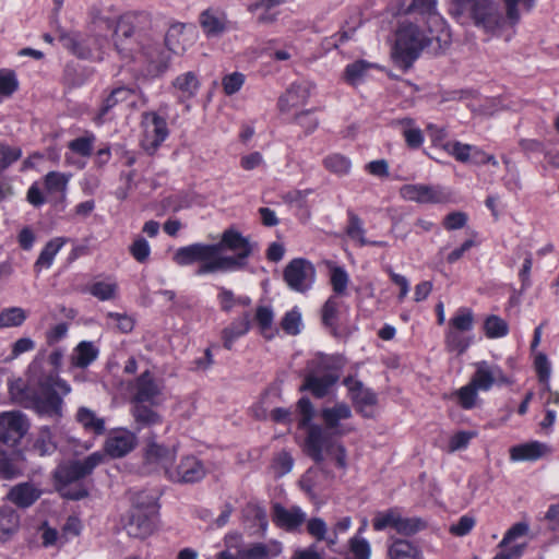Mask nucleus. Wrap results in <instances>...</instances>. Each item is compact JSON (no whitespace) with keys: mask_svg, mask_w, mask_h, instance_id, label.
<instances>
[{"mask_svg":"<svg viewBox=\"0 0 559 559\" xmlns=\"http://www.w3.org/2000/svg\"><path fill=\"white\" fill-rule=\"evenodd\" d=\"M450 14L461 24L473 21L477 27L492 34L506 24L492 0H452Z\"/></svg>","mask_w":559,"mask_h":559,"instance_id":"nucleus-6","label":"nucleus"},{"mask_svg":"<svg viewBox=\"0 0 559 559\" xmlns=\"http://www.w3.org/2000/svg\"><path fill=\"white\" fill-rule=\"evenodd\" d=\"M477 389L469 382L455 391L454 395L457 399V403L464 409H471L475 406L477 400Z\"/></svg>","mask_w":559,"mask_h":559,"instance_id":"nucleus-53","label":"nucleus"},{"mask_svg":"<svg viewBox=\"0 0 559 559\" xmlns=\"http://www.w3.org/2000/svg\"><path fill=\"white\" fill-rule=\"evenodd\" d=\"M485 333L489 338H498L508 334L507 322L498 316H489L484 324Z\"/></svg>","mask_w":559,"mask_h":559,"instance_id":"nucleus-49","label":"nucleus"},{"mask_svg":"<svg viewBox=\"0 0 559 559\" xmlns=\"http://www.w3.org/2000/svg\"><path fill=\"white\" fill-rule=\"evenodd\" d=\"M250 329V314L247 312L241 318L234 320L222 331L224 347L231 349L234 342L243 336Z\"/></svg>","mask_w":559,"mask_h":559,"instance_id":"nucleus-31","label":"nucleus"},{"mask_svg":"<svg viewBox=\"0 0 559 559\" xmlns=\"http://www.w3.org/2000/svg\"><path fill=\"white\" fill-rule=\"evenodd\" d=\"M142 124L145 129L143 147L147 153L154 154L169 134L167 122L156 112L146 111L142 115Z\"/></svg>","mask_w":559,"mask_h":559,"instance_id":"nucleus-10","label":"nucleus"},{"mask_svg":"<svg viewBox=\"0 0 559 559\" xmlns=\"http://www.w3.org/2000/svg\"><path fill=\"white\" fill-rule=\"evenodd\" d=\"M40 496V491L34 485L22 483L10 489L8 499L20 508L32 506Z\"/></svg>","mask_w":559,"mask_h":559,"instance_id":"nucleus-27","label":"nucleus"},{"mask_svg":"<svg viewBox=\"0 0 559 559\" xmlns=\"http://www.w3.org/2000/svg\"><path fill=\"white\" fill-rule=\"evenodd\" d=\"M400 192L403 199L419 203H440L444 200L439 189L426 185H404Z\"/></svg>","mask_w":559,"mask_h":559,"instance_id":"nucleus-20","label":"nucleus"},{"mask_svg":"<svg viewBox=\"0 0 559 559\" xmlns=\"http://www.w3.org/2000/svg\"><path fill=\"white\" fill-rule=\"evenodd\" d=\"M474 326V316L471 309L460 308L450 319L449 328L459 332H468Z\"/></svg>","mask_w":559,"mask_h":559,"instance_id":"nucleus-44","label":"nucleus"},{"mask_svg":"<svg viewBox=\"0 0 559 559\" xmlns=\"http://www.w3.org/2000/svg\"><path fill=\"white\" fill-rule=\"evenodd\" d=\"M131 404V414L139 430L162 424V416L156 411H154V405H147L145 403Z\"/></svg>","mask_w":559,"mask_h":559,"instance_id":"nucleus-25","label":"nucleus"},{"mask_svg":"<svg viewBox=\"0 0 559 559\" xmlns=\"http://www.w3.org/2000/svg\"><path fill=\"white\" fill-rule=\"evenodd\" d=\"M90 293L99 300H110L116 297L117 284L114 282H96L91 286Z\"/></svg>","mask_w":559,"mask_h":559,"instance_id":"nucleus-54","label":"nucleus"},{"mask_svg":"<svg viewBox=\"0 0 559 559\" xmlns=\"http://www.w3.org/2000/svg\"><path fill=\"white\" fill-rule=\"evenodd\" d=\"M344 366L341 356L317 355L308 362V372L319 376H335L340 378V371Z\"/></svg>","mask_w":559,"mask_h":559,"instance_id":"nucleus-21","label":"nucleus"},{"mask_svg":"<svg viewBox=\"0 0 559 559\" xmlns=\"http://www.w3.org/2000/svg\"><path fill=\"white\" fill-rule=\"evenodd\" d=\"M135 445L136 436L127 429H119L107 438L104 449L106 454L117 459L127 455Z\"/></svg>","mask_w":559,"mask_h":559,"instance_id":"nucleus-17","label":"nucleus"},{"mask_svg":"<svg viewBox=\"0 0 559 559\" xmlns=\"http://www.w3.org/2000/svg\"><path fill=\"white\" fill-rule=\"evenodd\" d=\"M135 94L136 91L128 86L114 88L103 100L98 114L94 119L95 122L98 124L103 123L105 116L120 103L129 102L130 106L135 107L136 102L133 99Z\"/></svg>","mask_w":559,"mask_h":559,"instance_id":"nucleus-18","label":"nucleus"},{"mask_svg":"<svg viewBox=\"0 0 559 559\" xmlns=\"http://www.w3.org/2000/svg\"><path fill=\"white\" fill-rule=\"evenodd\" d=\"M344 385L348 389L350 399L357 409L362 416L371 417V407L377 404V395L370 389L364 386L362 382L347 377L344 379Z\"/></svg>","mask_w":559,"mask_h":559,"instance_id":"nucleus-14","label":"nucleus"},{"mask_svg":"<svg viewBox=\"0 0 559 559\" xmlns=\"http://www.w3.org/2000/svg\"><path fill=\"white\" fill-rule=\"evenodd\" d=\"M283 276L285 283L292 290L306 293L314 283L316 269L310 261L296 258L286 265Z\"/></svg>","mask_w":559,"mask_h":559,"instance_id":"nucleus-8","label":"nucleus"},{"mask_svg":"<svg viewBox=\"0 0 559 559\" xmlns=\"http://www.w3.org/2000/svg\"><path fill=\"white\" fill-rule=\"evenodd\" d=\"M29 429V421L20 411L0 414V441L8 445L17 444Z\"/></svg>","mask_w":559,"mask_h":559,"instance_id":"nucleus-9","label":"nucleus"},{"mask_svg":"<svg viewBox=\"0 0 559 559\" xmlns=\"http://www.w3.org/2000/svg\"><path fill=\"white\" fill-rule=\"evenodd\" d=\"M145 13H129L121 16L114 32V45L120 58L131 64L132 71L143 78H157L169 67L170 55L140 25L147 21Z\"/></svg>","mask_w":559,"mask_h":559,"instance_id":"nucleus-3","label":"nucleus"},{"mask_svg":"<svg viewBox=\"0 0 559 559\" xmlns=\"http://www.w3.org/2000/svg\"><path fill=\"white\" fill-rule=\"evenodd\" d=\"M426 527V523L419 518H406L400 512L396 533L412 536Z\"/></svg>","mask_w":559,"mask_h":559,"instance_id":"nucleus-48","label":"nucleus"},{"mask_svg":"<svg viewBox=\"0 0 559 559\" xmlns=\"http://www.w3.org/2000/svg\"><path fill=\"white\" fill-rule=\"evenodd\" d=\"M281 552V545L274 543L266 545L262 543L253 544L241 552L242 559H266L270 556H277Z\"/></svg>","mask_w":559,"mask_h":559,"instance_id":"nucleus-41","label":"nucleus"},{"mask_svg":"<svg viewBox=\"0 0 559 559\" xmlns=\"http://www.w3.org/2000/svg\"><path fill=\"white\" fill-rule=\"evenodd\" d=\"M173 85L185 97H192L199 88V80L193 72H186L175 79Z\"/></svg>","mask_w":559,"mask_h":559,"instance_id":"nucleus-46","label":"nucleus"},{"mask_svg":"<svg viewBox=\"0 0 559 559\" xmlns=\"http://www.w3.org/2000/svg\"><path fill=\"white\" fill-rule=\"evenodd\" d=\"M160 393V385L156 382L152 373L146 370L135 380L134 394L131 403L157 405Z\"/></svg>","mask_w":559,"mask_h":559,"instance_id":"nucleus-16","label":"nucleus"},{"mask_svg":"<svg viewBox=\"0 0 559 559\" xmlns=\"http://www.w3.org/2000/svg\"><path fill=\"white\" fill-rule=\"evenodd\" d=\"M245 80H246L245 74H242L240 72H233V73L226 74L222 79V86H223L224 93L228 96L236 94L242 87Z\"/></svg>","mask_w":559,"mask_h":559,"instance_id":"nucleus-57","label":"nucleus"},{"mask_svg":"<svg viewBox=\"0 0 559 559\" xmlns=\"http://www.w3.org/2000/svg\"><path fill=\"white\" fill-rule=\"evenodd\" d=\"M338 313V301L330 297L322 307V322L326 326H334Z\"/></svg>","mask_w":559,"mask_h":559,"instance_id":"nucleus-62","label":"nucleus"},{"mask_svg":"<svg viewBox=\"0 0 559 559\" xmlns=\"http://www.w3.org/2000/svg\"><path fill=\"white\" fill-rule=\"evenodd\" d=\"M389 559H423L420 549L409 540L391 537L388 542Z\"/></svg>","mask_w":559,"mask_h":559,"instance_id":"nucleus-23","label":"nucleus"},{"mask_svg":"<svg viewBox=\"0 0 559 559\" xmlns=\"http://www.w3.org/2000/svg\"><path fill=\"white\" fill-rule=\"evenodd\" d=\"M175 455L174 449L165 448L155 442L150 443L145 452L146 461L151 464L160 465L166 475L167 469H171L170 465L174 462Z\"/></svg>","mask_w":559,"mask_h":559,"instance_id":"nucleus-30","label":"nucleus"},{"mask_svg":"<svg viewBox=\"0 0 559 559\" xmlns=\"http://www.w3.org/2000/svg\"><path fill=\"white\" fill-rule=\"evenodd\" d=\"M64 243L66 239L62 237H56L49 240L40 251L34 264L35 272L39 273L43 269H49L52 265L55 257Z\"/></svg>","mask_w":559,"mask_h":559,"instance_id":"nucleus-32","label":"nucleus"},{"mask_svg":"<svg viewBox=\"0 0 559 559\" xmlns=\"http://www.w3.org/2000/svg\"><path fill=\"white\" fill-rule=\"evenodd\" d=\"M129 252L136 262L145 263L151 254V246L145 238L138 236L130 245Z\"/></svg>","mask_w":559,"mask_h":559,"instance_id":"nucleus-50","label":"nucleus"},{"mask_svg":"<svg viewBox=\"0 0 559 559\" xmlns=\"http://www.w3.org/2000/svg\"><path fill=\"white\" fill-rule=\"evenodd\" d=\"M104 459V453L94 452L83 460H72L59 465L55 471V479L60 495L71 500L85 498L88 491L81 480L91 475Z\"/></svg>","mask_w":559,"mask_h":559,"instance_id":"nucleus-5","label":"nucleus"},{"mask_svg":"<svg viewBox=\"0 0 559 559\" xmlns=\"http://www.w3.org/2000/svg\"><path fill=\"white\" fill-rule=\"evenodd\" d=\"M257 243L235 228L223 231L216 243H192L177 249L174 261L186 266L200 262L197 275L238 271L246 267Z\"/></svg>","mask_w":559,"mask_h":559,"instance_id":"nucleus-2","label":"nucleus"},{"mask_svg":"<svg viewBox=\"0 0 559 559\" xmlns=\"http://www.w3.org/2000/svg\"><path fill=\"white\" fill-rule=\"evenodd\" d=\"M368 68L369 63L364 60L348 64L344 73L345 80L352 85L357 84L364 78Z\"/></svg>","mask_w":559,"mask_h":559,"instance_id":"nucleus-59","label":"nucleus"},{"mask_svg":"<svg viewBox=\"0 0 559 559\" xmlns=\"http://www.w3.org/2000/svg\"><path fill=\"white\" fill-rule=\"evenodd\" d=\"M544 449L545 447L537 441L514 445L510 449V459L512 461H534L543 455Z\"/></svg>","mask_w":559,"mask_h":559,"instance_id":"nucleus-37","label":"nucleus"},{"mask_svg":"<svg viewBox=\"0 0 559 559\" xmlns=\"http://www.w3.org/2000/svg\"><path fill=\"white\" fill-rule=\"evenodd\" d=\"M33 450L40 456L51 455L57 450L55 436L48 426L39 428L33 443Z\"/></svg>","mask_w":559,"mask_h":559,"instance_id":"nucleus-38","label":"nucleus"},{"mask_svg":"<svg viewBox=\"0 0 559 559\" xmlns=\"http://www.w3.org/2000/svg\"><path fill=\"white\" fill-rule=\"evenodd\" d=\"M301 86L292 84L289 88L278 99V108L282 112L288 111L290 108L299 104V93Z\"/></svg>","mask_w":559,"mask_h":559,"instance_id":"nucleus-55","label":"nucleus"},{"mask_svg":"<svg viewBox=\"0 0 559 559\" xmlns=\"http://www.w3.org/2000/svg\"><path fill=\"white\" fill-rule=\"evenodd\" d=\"M166 51L175 55H181L187 49V38L185 25L181 23L173 24L166 32L164 39Z\"/></svg>","mask_w":559,"mask_h":559,"instance_id":"nucleus-29","label":"nucleus"},{"mask_svg":"<svg viewBox=\"0 0 559 559\" xmlns=\"http://www.w3.org/2000/svg\"><path fill=\"white\" fill-rule=\"evenodd\" d=\"M445 347L449 352H456L463 354L469 346L471 340L465 337L462 332L456 330H449L445 333Z\"/></svg>","mask_w":559,"mask_h":559,"instance_id":"nucleus-47","label":"nucleus"},{"mask_svg":"<svg viewBox=\"0 0 559 559\" xmlns=\"http://www.w3.org/2000/svg\"><path fill=\"white\" fill-rule=\"evenodd\" d=\"M75 418L78 423L88 432L103 435L106 430L104 418L98 417L95 412L87 407H80Z\"/></svg>","mask_w":559,"mask_h":559,"instance_id":"nucleus-36","label":"nucleus"},{"mask_svg":"<svg viewBox=\"0 0 559 559\" xmlns=\"http://www.w3.org/2000/svg\"><path fill=\"white\" fill-rule=\"evenodd\" d=\"M534 367H535L538 380L542 383L546 384V390H550L548 381L550 378L551 368H550L549 360L544 353H538L535 356Z\"/></svg>","mask_w":559,"mask_h":559,"instance_id":"nucleus-58","label":"nucleus"},{"mask_svg":"<svg viewBox=\"0 0 559 559\" xmlns=\"http://www.w3.org/2000/svg\"><path fill=\"white\" fill-rule=\"evenodd\" d=\"M63 359L61 349H55L45 359L39 352L26 370V380L15 379L9 384L12 400L34 411L38 416L58 420L63 415V396L70 394L71 385L60 378L59 369Z\"/></svg>","mask_w":559,"mask_h":559,"instance_id":"nucleus-1","label":"nucleus"},{"mask_svg":"<svg viewBox=\"0 0 559 559\" xmlns=\"http://www.w3.org/2000/svg\"><path fill=\"white\" fill-rule=\"evenodd\" d=\"M430 44L431 38L426 36L417 25L403 23L396 33L393 58L399 66L409 68Z\"/></svg>","mask_w":559,"mask_h":559,"instance_id":"nucleus-7","label":"nucleus"},{"mask_svg":"<svg viewBox=\"0 0 559 559\" xmlns=\"http://www.w3.org/2000/svg\"><path fill=\"white\" fill-rule=\"evenodd\" d=\"M70 175L59 171H49L44 178V187L48 194L58 197L61 201L66 199Z\"/></svg>","mask_w":559,"mask_h":559,"instance_id":"nucleus-34","label":"nucleus"},{"mask_svg":"<svg viewBox=\"0 0 559 559\" xmlns=\"http://www.w3.org/2000/svg\"><path fill=\"white\" fill-rule=\"evenodd\" d=\"M475 366L476 370L469 382L477 390L489 391L495 384L511 385L513 383L499 366H490L487 361H479Z\"/></svg>","mask_w":559,"mask_h":559,"instance_id":"nucleus-12","label":"nucleus"},{"mask_svg":"<svg viewBox=\"0 0 559 559\" xmlns=\"http://www.w3.org/2000/svg\"><path fill=\"white\" fill-rule=\"evenodd\" d=\"M156 526V507L150 501L145 508L135 504L128 523V533L131 536L144 538L153 533Z\"/></svg>","mask_w":559,"mask_h":559,"instance_id":"nucleus-11","label":"nucleus"},{"mask_svg":"<svg viewBox=\"0 0 559 559\" xmlns=\"http://www.w3.org/2000/svg\"><path fill=\"white\" fill-rule=\"evenodd\" d=\"M468 221V216L466 213L461 211H454L445 215L443 218V227L447 230H456L463 228Z\"/></svg>","mask_w":559,"mask_h":559,"instance_id":"nucleus-63","label":"nucleus"},{"mask_svg":"<svg viewBox=\"0 0 559 559\" xmlns=\"http://www.w3.org/2000/svg\"><path fill=\"white\" fill-rule=\"evenodd\" d=\"M20 527V516L10 506L0 507V542L5 543L12 538Z\"/></svg>","mask_w":559,"mask_h":559,"instance_id":"nucleus-28","label":"nucleus"},{"mask_svg":"<svg viewBox=\"0 0 559 559\" xmlns=\"http://www.w3.org/2000/svg\"><path fill=\"white\" fill-rule=\"evenodd\" d=\"M98 357V349L92 342L83 341L78 344L71 355V365L76 368H86Z\"/></svg>","mask_w":559,"mask_h":559,"instance_id":"nucleus-33","label":"nucleus"},{"mask_svg":"<svg viewBox=\"0 0 559 559\" xmlns=\"http://www.w3.org/2000/svg\"><path fill=\"white\" fill-rule=\"evenodd\" d=\"M338 381V377L319 376L317 373H307L300 390L310 391L313 396L322 399L328 395L330 389Z\"/></svg>","mask_w":559,"mask_h":559,"instance_id":"nucleus-22","label":"nucleus"},{"mask_svg":"<svg viewBox=\"0 0 559 559\" xmlns=\"http://www.w3.org/2000/svg\"><path fill=\"white\" fill-rule=\"evenodd\" d=\"M528 531L530 526L525 522H519L512 525L507 531L502 540L500 542L498 547L501 548V550L498 554H496L493 559H516L521 557L526 546L525 544L514 545L511 547H508V545L511 542L525 536L528 533Z\"/></svg>","mask_w":559,"mask_h":559,"instance_id":"nucleus-15","label":"nucleus"},{"mask_svg":"<svg viewBox=\"0 0 559 559\" xmlns=\"http://www.w3.org/2000/svg\"><path fill=\"white\" fill-rule=\"evenodd\" d=\"M21 156L22 150L20 147L0 143V174L19 160Z\"/></svg>","mask_w":559,"mask_h":559,"instance_id":"nucleus-51","label":"nucleus"},{"mask_svg":"<svg viewBox=\"0 0 559 559\" xmlns=\"http://www.w3.org/2000/svg\"><path fill=\"white\" fill-rule=\"evenodd\" d=\"M365 233L366 230L359 216L353 212H348L347 236L362 247L369 243V240L365 237Z\"/></svg>","mask_w":559,"mask_h":559,"instance_id":"nucleus-45","label":"nucleus"},{"mask_svg":"<svg viewBox=\"0 0 559 559\" xmlns=\"http://www.w3.org/2000/svg\"><path fill=\"white\" fill-rule=\"evenodd\" d=\"M322 163L326 170L340 177L348 175L352 168L350 159L340 153L328 155Z\"/></svg>","mask_w":559,"mask_h":559,"instance_id":"nucleus-40","label":"nucleus"},{"mask_svg":"<svg viewBox=\"0 0 559 559\" xmlns=\"http://www.w3.org/2000/svg\"><path fill=\"white\" fill-rule=\"evenodd\" d=\"M254 319L264 338L272 340L278 333L277 330L273 329L274 313L271 307L259 306Z\"/></svg>","mask_w":559,"mask_h":559,"instance_id":"nucleus-39","label":"nucleus"},{"mask_svg":"<svg viewBox=\"0 0 559 559\" xmlns=\"http://www.w3.org/2000/svg\"><path fill=\"white\" fill-rule=\"evenodd\" d=\"M443 148L451 154L456 160L466 163L471 157L473 146L464 144L459 141L448 142L443 145Z\"/></svg>","mask_w":559,"mask_h":559,"instance_id":"nucleus-56","label":"nucleus"},{"mask_svg":"<svg viewBox=\"0 0 559 559\" xmlns=\"http://www.w3.org/2000/svg\"><path fill=\"white\" fill-rule=\"evenodd\" d=\"M199 22L206 36L213 37L224 33L227 20L223 12L207 9L200 14Z\"/></svg>","mask_w":559,"mask_h":559,"instance_id":"nucleus-24","label":"nucleus"},{"mask_svg":"<svg viewBox=\"0 0 559 559\" xmlns=\"http://www.w3.org/2000/svg\"><path fill=\"white\" fill-rule=\"evenodd\" d=\"M94 135L91 136H81L78 139H74L69 142L68 147L84 157H87L92 154L93 150V143H94Z\"/></svg>","mask_w":559,"mask_h":559,"instance_id":"nucleus-60","label":"nucleus"},{"mask_svg":"<svg viewBox=\"0 0 559 559\" xmlns=\"http://www.w3.org/2000/svg\"><path fill=\"white\" fill-rule=\"evenodd\" d=\"M26 318V311L20 307L4 308L0 312V329L21 326Z\"/></svg>","mask_w":559,"mask_h":559,"instance_id":"nucleus-42","label":"nucleus"},{"mask_svg":"<svg viewBox=\"0 0 559 559\" xmlns=\"http://www.w3.org/2000/svg\"><path fill=\"white\" fill-rule=\"evenodd\" d=\"M352 417V409L346 403H336L332 407L321 411L324 426H309L305 448L307 454L318 464H323L324 452L335 461L341 469L347 467V452L343 443L333 440V437H342L349 433L353 428L342 425L341 421Z\"/></svg>","mask_w":559,"mask_h":559,"instance_id":"nucleus-4","label":"nucleus"},{"mask_svg":"<svg viewBox=\"0 0 559 559\" xmlns=\"http://www.w3.org/2000/svg\"><path fill=\"white\" fill-rule=\"evenodd\" d=\"M63 47L81 59H92L97 47V40L93 37H84L79 34H62L59 37Z\"/></svg>","mask_w":559,"mask_h":559,"instance_id":"nucleus-19","label":"nucleus"},{"mask_svg":"<svg viewBox=\"0 0 559 559\" xmlns=\"http://www.w3.org/2000/svg\"><path fill=\"white\" fill-rule=\"evenodd\" d=\"M206 475L204 464L195 456L188 455L173 469H167V477L179 484H193L202 480Z\"/></svg>","mask_w":559,"mask_h":559,"instance_id":"nucleus-13","label":"nucleus"},{"mask_svg":"<svg viewBox=\"0 0 559 559\" xmlns=\"http://www.w3.org/2000/svg\"><path fill=\"white\" fill-rule=\"evenodd\" d=\"M348 284V274L340 266L332 269L331 271V285L333 290L342 295L345 293Z\"/></svg>","mask_w":559,"mask_h":559,"instance_id":"nucleus-61","label":"nucleus"},{"mask_svg":"<svg viewBox=\"0 0 559 559\" xmlns=\"http://www.w3.org/2000/svg\"><path fill=\"white\" fill-rule=\"evenodd\" d=\"M349 548L356 559H369L371 549L369 543L364 538L353 537L349 540Z\"/></svg>","mask_w":559,"mask_h":559,"instance_id":"nucleus-64","label":"nucleus"},{"mask_svg":"<svg viewBox=\"0 0 559 559\" xmlns=\"http://www.w3.org/2000/svg\"><path fill=\"white\" fill-rule=\"evenodd\" d=\"M283 331L288 335H297L300 333L301 313L295 308L285 313L281 321Z\"/></svg>","mask_w":559,"mask_h":559,"instance_id":"nucleus-52","label":"nucleus"},{"mask_svg":"<svg viewBox=\"0 0 559 559\" xmlns=\"http://www.w3.org/2000/svg\"><path fill=\"white\" fill-rule=\"evenodd\" d=\"M506 11V23L511 26L516 25L521 20V14L530 12L536 0H502Z\"/></svg>","mask_w":559,"mask_h":559,"instance_id":"nucleus-35","label":"nucleus"},{"mask_svg":"<svg viewBox=\"0 0 559 559\" xmlns=\"http://www.w3.org/2000/svg\"><path fill=\"white\" fill-rule=\"evenodd\" d=\"M274 511V521L282 527L287 530H295L299 525H301L306 519V514L300 510V508L294 507L292 509H286L281 504H275L273 507Z\"/></svg>","mask_w":559,"mask_h":559,"instance_id":"nucleus-26","label":"nucleus"},{"mask_svg":"<svg viewBox=\"0 0 559 559\" xmlns=\"http://www.w3.org/2000/svg\"><path fill=\"white\" fill-rule=\"evenodd\" d=\"M399 515L400 510L395 508L378 512L372 520V526L376 531L392 528L396 532Z\"/></svg>","mask_w":559,"mask_h":559,"instance_id":"nucleus-43","label":"nucleus"}]
</instances>
